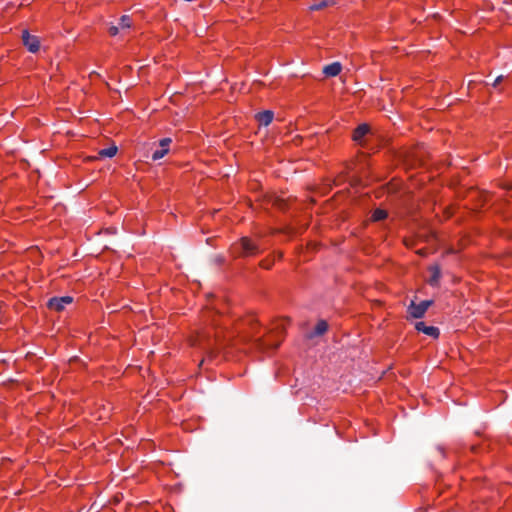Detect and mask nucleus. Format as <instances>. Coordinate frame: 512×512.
<instances>
[{"mask_svg": "<svg viewBox=\"0 0 512 512\" xmlns=\"http://www.w3.org/2000/svg\"><path fill=\"white\" fill-rule=\"evenodd\" d=\"M260 245L248 237H242L233 245V252L239 257H250L262 252Z\"/></svg>", "mask_w": 512, "mask_h": 512, "instance_id": "obj_1", "label": "nucleus"}, {"mask_svg": "<svg viewBox=\"0 0 512 512\" xmlns=\"http://www.w3.org/2000/svg\"><path fill=\"white\" fill-rule=\"evenodd\" d=\"M433 304V300H424L421 301L419 304H416L414 301H411L410 305L407 308L408 314L412 318H422L427 309Z\"/></svg>", "mask_w": 512, "mask_h": 512, "instance_id": "obj_2", "label": "nucleus"}, {"mask_svg": "<svg viewBox=\"0 0 512 512\" xmlns=\"http://www.w3.org/2000/svg\"><path fill=\"white\" fill-rule=\"evenodd\" d=\"M22 42L23 45L31 53H36L40 48V40L37 36L31 35L27 30L22 31Z\"/></svg>", "mask_w": 512, "mask_h": 512, "instance_id": "obj_3", "label": "nucleus"}, {"mask_svg": "<svg viewBox=\"0 0 512 512\" xmlns=\"http://www.w3.org/2000/svg\"><path fill=\"white\" fill-rule=\"evenodd\" d=\"M73 302V298L70 296L53 297L48 300L47 306L55 311H62L66 305Z\"/></svg>", "mask_w": 512, "mask_h": 512, "instance_id": "obj_4", "label": "nucleus"}, {"mask_svg": "<svg viewBox=\"0 0 512 512\" xmlns=\"http://www.w3.org/2000/svg\"><path fill=\"white\" fill-rule=\"evenodd\" d=\"M415 329L418 332H422L428 336H431L433 338H438L440 331L437 327L434 326H427L424 322L420 321L415 324Z\"/></svg>", "mask_w": 512, "mask_h": 512, "instance_id": "obj_5", "label": "nucleus"}, {"mask_svg": "<svg viewBox=\"0 0 512 512\" xmlns=\"http://www.w3.org/2000/svg\"><path fill=\"white\" fill-rule=\"evenodd\" d=\"M341 69L342 65L340 62H333L324 66L322 71L327 77H335L341 72Z\"/></svg>", "mask_w": 512, "mask_h": 512, "instance_id": "obj_6", "label": "nucleus"}, {"mask_svg": "<svg viewBox=\"0 0 512 512\" xmlns=\"http://www.w3.org/2000/svg\"><path fill=\"white\" fill-rule=\"evenodd\" d=\"M429 271L431 272V277L428 280L429 285L431 286H438L439 280L441 277V269L440 266L437 264L431 265L429 267Z\"/></svg>", "mask_w": 512, "mask_h": 512, "instance_id": "obj_7", "label": "nucleus"}, {"mask_svg": "<svg viewBox=\"0 0 512 512\" xmlns=\"http://www.w3.org/2000/svg\"><path fill=\"white\" fill-rule=\"evenodd\" d=\"M257 120L261 125L268 126L274 117V114L271 110H265L257 114Z\"/></svg>", "mask_w": 512, "mask_h": 512, "instance_id": "obj_8", "label": "nucleus"}, {"mask_svg": "<svg viewBox=\"0 0 512 512\" xmlns=\"http://www.w3.org/2000/svg\"><path fill=\"white\" fill-rule=\"evenodd\" d=\"M368 132L369 126L367 124L359 125L353 132V140L356 142H360Z\"/></svg>", "mask_w": 512, "mask_h": 512, "instance_id": "obj_9", "label": "nucleus"}, {"mask_svg": "<svg viewBox=\"0 0 512 512\" xmlns=\"http://www.w3.org/2000/svg\"><path fill=\"white\" fill-rule=\"evenodd\" d=\"M328 330V324L325 320H320L317 322L314 331L309 335V338L315 336H321Z\"/></svg>", "mask_w": 512, "mask_h": 512, "instance_id": "obj_10", "label": "nucleus"}, {"mask_svg": "<svg viewBox=\"0 0 512 512\" xmlns=\"http://www.w3.org/2000/svg\"><path fill=\"white\" fill-rule=\"evenodd\" d=\"M117 151H118L117 146L113 145V146H110L108 148L100 150L98 152V156L100 158H104V157L111 158V157L116 155Z\"/></svg>", "mask_w": 512, "mask_h": 512, "instance_id": "obj_11", "label": "nucleus"}, {"mask_svg": "<svg viewBox=\"0 0 512 512\" xmlns=\"http://www.w3.org/2000/svg\"><path fill=\"white\" fill-rule=\"evenodd\" d=\"M334 4V0H321L310 6V10L317 11Z\"/></svg>", "mask_w": 512, "mask_h": 512, "instance_id": "obj_12", "label": "nucleus"}, {"mask_svg": "<svg viewBox=\"0 0 512 512\" xmlns=\"http://www.w3.org/2000/svg\"><path fill=\"white\" fill-rule=\"evenodd\" d=\"M168 152H169V148L160 147V149H156L152 153L151 158L153 161L159 160V159L163 158Z\"/></svg>", "mask_w": 512, "mask_h": 512, "instance_id": "obj_13", "label": "nucleus"}, {"mask_svg": "<svg viewBox=\"0 0 512 512\" xmlns=\"http://www.w3.org/2000/svg\"><path fill=\"white\" fill-rule=\"evenodd\" d=\"M118 26H119L122 30L130 28V26H131V19H130V17H129V16H127V15H123V16L119 19Z\"/></svg>", "mask_w": 512, "mask_h": 512, "instance_id": "obj_14", "label": "nucleus"}, {"mask_svg": "<svg viewBox=\"0 0 512 512\" xmlns=\"http://www.w3.org/2000/svg\"><path fill=\"white\" fill-rule=\"evenodd\" d=\"M386 217H387V212L382 209H376L372 215V218L374 221H380V220L385 219Z\"/></svg>", "mask_w": 512, "mask_h": 512, "instance_id": "obj_15", "label": "nucleus"}, {"mask_svg": "<svg viewBox=\"0 0 512 512\" xmlns=\"http://www.w3.org/2000/svg\"><path fill=\"white\" fill-rule=\"evenodd\" d=\"M120 29H121V28H120L118 25H111V26L109 27L108 31H109V34H110L111 36H115V35H117V34L119 33V30H120Z\"/></svg>", "mask_w": 512, "mask_h": 512, "instance_id": "obj_16", "label": "nucleus"}, {"mask_svg": "<svg viewBox=\"0 0 512 512\" xmlns=\"http://www.w3.org/2000/svg\"><path fill=\"white\" fill-rule=\"evenodd\" d=\"M170 143H171L170 138H163L160 140L159 146L162 148H169Z\"/></svg>", "mask_w": 512, "mask_h": 512, "instance_id": "obj_17", "label": "nucleus"}, {"mask_svg": "<svg viewBox=\"0 0 512 512\" xmlns=\"http://www.w3.org/2000/svg\"><path fill=\"white\" fill-rule=\"evenodd\" d=\"M504 79V76L503 75H499L496 77V79L494 80L492 86L493 87H497L499 85V83Z\"/></svg>", "mask_w": 512, "mask_h": 512, "instance_id": "obj_18", "label": "nucleus"}, {"mask_svg": "<svg viewBox=\"0 0 512 512\" xmlns=\"http://www.w3.org/2000/svg\"><path fill=\"white\" fill-rule=\"evenodd\" d=\"M260 266L265 268V269H269L271 264L266 262V261H261Z\"/></svg>", "mask_w": 512, "mask_h": 512, "instance_id": "obj_19", "label": "nucleus"}, {"mask_svg": "<svg viewBox=\"0 0 512 512\" xmlns=\"http://www.w3.org/2000/svg\"><path fill=\"white\" fill-rule=\"evenodd\" d=\"M222 262V258L220 256H217L215 258V263L220 264Z\"/></svg>", "mask_w": 512, "mask_h": 512, "instance_id": "obj_20", "label": "nucleus"}, {"mask_svg": "<svg viewBox=\"0 0 512 512\" xmlns=\"http://www.w3.org/2000/svg\"><path fill=\"white\" fill-rule=\"evenodd\" d=\"M278 346H279V342H277V343H275V344L271 345V347H272L273 349H276Z\"/></svg>", "mask_w": 512, "mask_h": 512, "instance_id": "obj_21", "label": "nucleus"}]
</instances>
